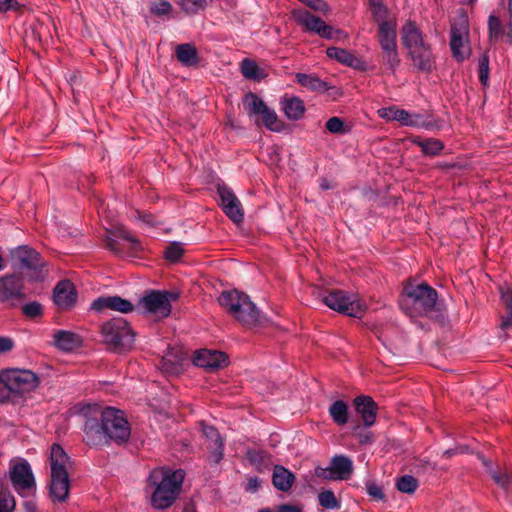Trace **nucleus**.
Instances as JSON below:
<instances>
[{
  "instance_id": "nucleus-35",
  "label": "nucleus",
  "mask_w": 512,
  "mask_h": 512,
  "mask_svg": "<svg viewBox=\"0 0 512 512\" xmlns=\"http://www.w3.org/2000/svg\"><path fill=\"white\" fill-rule=\"evenodd\" d=\"M243 106L249 115H261L268 108L264 101L252 92L245 94Z\"/></svg>"
},
{
  "instance_id": "nucleus-2",
  "label": "nucleus",
  "mask_w": 512,
  "mask_h": 512,
  "mask_svg": "<svg viewBox=\"0 0 512 512\" xmlns=\"http://www.w3.org/2000/svg\"><path fill=\"white\" fill-rule=\"evenodd\" d=\"M185 478L182 469L158 467L153 469L146 484V493L150 494L151 506L158 510L171 507L179 497Z\"/></svg>"
},
{
  "instance_id": "nucleus-46",
  "label": "nucleus",
  "mask_w": 512,
  "mask_h": 512,
  "mask_svg": "<svg viewBox=\"0 0 512 512\" xmlns=\"http://www.w3.org/2000/svg\"><path fill=\"white\" fill-rule=\"evenodd\" d=\"M326 129L333 134H344L348 132L344 121L339 117H331L325 124Z\"/></svg>"
},
{
  "instance_id": "nucleus-52",
  "label": "nucleus",
  "mask_w": 512,
  "mask_h": 512,
  "mask_svg": "<svg viewBox=\"0 0 512 512\" xmlns=\"http://www.w3.org/2000/svg\"><path fill=\"white\" fill-rule=\"evenodd\" d=\"M23 314L28 318H35L42 315L43 309L40 303L33 301L22 307Z\"/></svg>"
},
{
  "instance_id": "nucleus-10",
  "label": "nucleus",
  "mask_w": 512,
  "mask_h": 512,
  "mask_svg": "<svg viewBox=\"0 0 512 512\" xmlns=\"http://www.w3.org/2000/svg\"><path fill=\"white\" fill-rule=\"evenodd\" d=\"M1 375L5 392L23 394L38 385V377L30 370L10 369L2 371Z\"/></svg>"
},
{
  "instance_id": "nucleus-39",
  "label": "nucleus",
  "mask_w": 512,
  "mask_h": 512,
  "mask_svg": "<svg viewBox=\"0 0 512 512\" xmlns=\"http://www.w3.org/2000/svg\"><path fill=\"white\" fill-rule=\"evenodd\" d=\"M382 49V61L393 73L400 64L397 46L384 47Z\"/></svg>"
},
{
  "instance_id": "nucleus-59",
  "label": "nucleus",
  "mask_w": 512,
  "mask_h": 512,
  "mask_svg": "<svg viewBox=\"0 0 512 512\" xmlns=\"http://www.w3.org/2000/svg\"><path fill=\"white\" fill-rule=\"evenodd\" d=\"M315 474H316V476L326 479V480H334V478L330 477L333 475L331 474L329 467L328 468L316 467Z\"/></svg>"
},
{
  "instance_id": "nucleus-5",
  "label": "nucleus",
  "mask_w": 512,
  "mask_h": 512,
  "mask_svg": "<svg viewBox=\"0 0 512 512\" xmlns=\"http://www.w3.org/2000/svg\"><path fill=\"white\" fill-rule=\"evenodd\" d=\"M218 301L242 325L252 327L259 322V310L246 294L237 290L223 291Z\"/></svg>"
},
{
  "instance_id": "nucleus-40",
  "label": "nucleus",
  "mask_w": 512,
  "mask_h": 512,
  "mask_svg": "<svg viewBox=\"0 0 512 512\" xmlns=\"http://www.w3.org/2000/svg\"><path fill=\"white\" fill-rule=\"evenodd\" d=\"M242 75L250 80H259L261 78L260 68L258 64L250 59L242 60L240 64Z\"/></svg>"
},
{
  "instance_id": "nucleus-38",
  "label": "nucleus",
  "mask_w": 512,
  "mask_h": 512,
  "mask_svg": "<svg viewBox=\"0 0 512 512\" xmlns=\"http://www.w3.org/2000/svg\"><path fill=\"white\" fill-rule=\"evenodd\" d=\"M182 356L167 353L160 362L161 370L167 374H177L181 369Z\"/></svg>"
},
{
  "instance_id": "nucleus-28",
  "label": "nucleus",
  "mask_w": 512,
  "mask_h": 512,
  "mask_svg": "<svg viewBox=\"0 0 512 512\" xmlns=\"http://www.w3.org/2000/svg\"><path fill=\"white\" fill-rule=\"evenodd\" d=\"M178 61L186 67H193L199 63V56L196 47L191 43L179 44L175 48Z\"/></svg>"
},
{
  "instance_id": "nucleus-19",
  "label": "nucleus",
  "mask_w": 512,
  "mask_h": 512,
  "mask_svg": "<svg viewBox=\"0 0 512 512\" xmlns=\"http://www.w3.org/2000/svg\"><path fill=\"white\" fill-rule=\"evenodd\" d=\"M54 303L62 310L72 308L77 300L74 284L69 280L60 281L53 292Z\"/></svg>"
},
{
  "instance_id": "nucleus-13",
  "label": "nucleus",
  "mask_w": 512,
  "mask_h": 512,
  "mask_svg": "<svg viewBox=\"0 0 512 512\" xmlns=\"http://www.w3.org/2000/svg\"><path fill=\"white\" fill-rule=\"evenodd\" d=\"M11 258L21 268L32 271L31 278L33 280L38 281L43 278L41 268L44 267L45 263L40 253L35 249L27 245L18 246L11 251Z\"/></svg>"
},
{
  "instance_id": "nucleus-32",
  "label": "nucleus",
  "mask_w": 512,
  "mask_h": 512,
  "mask_svg": "<svg viewBox=\"0 0 512 512\" xmlns=\"http://www.w3.org/2000/svg\"><path fill=\"white\" fill-rule=\"evenodd\" d=\"M412 143L420 147L422 153L426 156H437L444 149V144L438 139H421L419 136L411 138Z\"/></svg>"
},
{
  "instance_id": "nucleus-53",
  "label": "nucleus",
  "mask_w": 512,
  "mask_h": 512,
  "mask_svg": "<svg viewBox=\"0 0 512 512\" xmlns=\"http://www.w3.org/2000/svg\"><path fill=\"white\" fill-rule=\"evenodd\" d=\"M500 296L506 311H512V289L507 285L501 286Z\"/></svg>"
},
{
  "instance_id": "nucleus-33",
  "label": "nucleus",
  "mask_w": 512,
  "mask_h": 512,
  "mask_svg": "<svg viewBox=\"0 0 512 512\" xmlns=\"http://www.w3.org/2000/svg\"><path fill=\"white\" fill-rule=\"evenodd\" d=\"M397 23H383L378 29V41L381 48L397 46Z\"/></svg>"
},
{
  "instance_id": "nucleus-26",
  "label": "nucleus",
  "mask_w": 512,
  "mask_h": 512,
  "mask_svg": "<svg viewBox=\"0 0 512 512\" xmlns=\"http://www.w3.org/2000/svg\"><path fill=\"white\" fill-rule=\"evenodd\" d=\"M54 344L62 351H73L82 345V339L76 333L66 330H58L54 334Z\"/></svg>"
},
{
  "instance_id": "nucleus-16",
  "label": "nucleus",
  "mask_w": 512,
  "mask_h": 512,
  "mask_svg": "<svg viewBox=\"0 0 512 512\" xmlns=\"http://www.w3.org/2000/svg\"><path fill=\"white\" fill-rule=\"evenodd\" d=\"M508 14L509 23L507 26L495 14H491L488 17V38L490 43L495 44L505 38L506 42L512 45V0H508Z\"/></svg>"
},
{
  "instance_id": "nucleus-49",
  "label": "nucleus",
  "mask_w": 512,
  "mask_h": 512,
  "mask_svg": "<svg viewBox=\"0 0 512 512\" xmlns=\"http://www.w3.org/2000/svg\"><path fill=\"white\" fill-rule=\"evenodd\" d=\"M493 480L502 488L507 489L512 486V474L508 472L490 471Z\"/></svg>"
},
{
  "instance_id": "nucleus-30",
  "label": "nucleus",
  "mask_w": 512,
  "mask_h": 512,
  "mask_svg": "<svg viewBox=\"0 0 512 512\" xmlns=\"http://www.w3.org/2000/svg\"><path fill=\"white\" fill-rule=\"evenodd\" d=\"M285 116L289 120H299L304 116L305 105L299 97L285 98L282 101Z\"/></svg>"
},
{
  "instance_id": "nucleus-14",
  "label": "nucleus",
  "mask_w": 512,
  "mask_h": 512,
  "mask_svg": "<svg viewBox=\"0 0 512 512\" xmlns=\"http://www.w3.org/2000/svg\"><path fill=\"white\" fill-rule=\"evenodd\" d=\"M105 240V247L116 255L136 253L142 249L140 241L123 227L112 231Z\"/></svg>"
},
{
  "instance_id": "nucleus-55",
  "label": "nucleus",
  "mask_w": 512,
  "mask_h": 512,
  "mask_svg": "<svg viewBox=\"0 0 512 512\" xmlns=\"http://www.w3.org/2000/svg\"><path fill=\"white\" fill-rule=\"evenodd\" d=\"M171 10L172 5L166 0H161L158 3H155L151 8V12L158 16L166 15L171 12Z\"/></svg>"
},
{
  "instance_id": "nucleus-31",
  "label": "nucleus",
  "mask_w": 512,
  "mask_h": 512,
  "mask_svg": "<svg viewBox=\"0 0 512 512\" xmlns=\"http://www.w3.org/2000/svg\"><path fill=\"white\" fill-rule=\"evenodd\" d=\"M294 475L283 466H275L273 471V485L280 491H288L294 482Z\"/></svg>"
},
{
  "instance_id": "nucleus-20",
  "label": "nucleus",
  "mask_w": 512,
  "mask_h": 512,
  "mask_svg": "<svg viewBox=\"0 0 512 512\" xmlns=\"http://www.w3.org/2000/svg\"><path fill=\"white\" fill-rule=\"evenodd\" d=\"M354 407L357 414L360 415L363 425L371 427L376 422L378 405L372 397L367 395L357 396L354 401Z\"/></svg>"
},
{
  "instance_id": "nucleus-15",
  "label": "nucleus",
  "mask_w": 512,
  "mask_h": 512,
  "mask_svg": "<svg viewBox=\"0 0 512 512\" xmlns=\"http://www.w3.org/2000/svg\"><path fill=\"white\" fill-rule=\"evenodd\" d=\"M468 19L465 15H462L452 25L450 47L453 56L458 61H463L470 54V47L468 45Z\"/></svg>"
},
{
  "instance_id": "nucleus-18",
  "label": "nucleus",
  "mask_w": 512,
  "mask_h": 512,
  "mask_svg": "<svg viewBox=\"0 0 512 512\" xmlns=\"http://www.w3.org/2000/svg\"><path fill=\"white\" fill-rule=\"evenodd\" d=\"M193 363L206 370H217L227 365V356L221 351L201 349L195 352Z\"/></svg>"
},
{
  "instance_id": "nucleus-62",
  "label": "nucleus",
  "mask_w": 512,
  "mask_h": 512,
  "mask_svg": "<svg viewBox=\"0 0 512 512\" xmlns=\"http://www.w3.org/2000/svg\"><path fill=\"white\" fill-rule=\"evenodd\" d=\"M24 512H38L37 505L32 500H27L23 503Z\"/></svg>"
},
{
  "instance_id": "nucleus-11",
  "label": "nucleus",
  "mask_w": 512,
  "mask_h": 512,
  "mask_svg": "<svg viewBox=\"0 0 512 512\" xmlns=\"http://www.w3.org/2000/svg\"><path fill=\"white\" fill-rule=\"evenodd\" d=\"M177 298L178 294L174 292L152 290L140 299V305L146 313L165 318L171 313V301Z\"/></svg>"
},
{
  "instance_id": "nucleus-34",
  "label": "nucleus",
  "mask_w": 512,
  "mask_h": 512,
  "mask_svg": "<svg viewBox=\"0 0 512 512\" xmlns=\"http://www.w3.org/2000/svg\"><path fill=\"white\" fill-rule=\"evenodd\" d=\"M329 415L338 426H344L349 420L348 405L343 400L334 401L329 407Z\"/></svg>"
},
{
  "instance_id": "nucleus-60",
  "label": "nucleus",
  "mask_w": 512,
  "mask_h": 512,
  "mask_svg": "<svg viewBox=\"0 0 512 512\" xmlns=\"http://www.w3.org/2000/svg\"><path fill=\"white\" fill-rule=\"evenodd\" d=\"M17 5V0H0V12H7Z\"/></svg>"
},
{
  "instance_id": "nucleus-24",
  "label": "nucleus",
  "mask_w": 512,
  "mask_h": 512,
  "mask_svg": "<svg viewBox=\"0 0 512 512\" xmlns=\"http://www.w3.org/2000/svg\"><path fill=\"white\" fill-rule=\"evenodd\" d=\"M202 433L208 440L210 460L218 463L223 457L224 445L220 434L213 426L202 425Z\"/></svg>"
},
{
  "instance_id": "nucleus-47",
  "label": "nucleus",
  "mask_w": 512,
  "mask_h": 512,
  "mask_svg": "<svg viewBox=\"0 0 512 512\" xmlns=\"http://www.w3.org/2000/svg\"><path fill=\"white\" fill-rule=\"evenodd\" d=\"M183 252L181 244L174 242L167 246L164 256L170 262H177L182 257Z\"/></svg>"
},
{
  "instance_id": "nucleus-7",
  "label": "nucleus",
  "mask_w": 512,
  "mask_h": 512,
  "mask_svg": "<svg viewBox=\"0 0 512 512\" xmlns=\"http://www.w3.org/2000/svg\"><path fill=\"white\" fill-rule=\"evenodd\" d=\"M323 302L339 313L350 317L361 318L365 312V304L354 294L342 290H331L323 298Z\"/></svg>"
},
{
  "instance_id": "nucleus-1",
  "label": "nucleus",
  "mask_w": 512,
  "mask_h": 512,
  "mask_svg": "<svg viewBox=\"0 0 512 512\" xmlns=\"http://www.w3.org/2000/svg\"><path fill=\"white\" fill-rule=\"evenodd\" d=\"M80 414L85 418L83 439L91 447L102 446L109 440L124 443L130 437L129 423L119 409L85 404L80 408Z\"/></svg>"
},
{
  "instance_id": "nucleus-42",
  "label": "nucleus",
  "mask_w": 512,
  "mask_h": 512,
  "mask_svg": "<svg viewBox=\"0 0 512 512\" xmlns=\"http://www.w3.org/2000/svg\"><path fill=\"white\" fill-rule=\"evenodd\" d=\"M319 504L325 509H339L341 503L332 490H325L318 494Z\"/></svg>"
},
{
  "instance_id": "nucleus-63",
  "label": "nucleus",
  "mask_w": 512,
  "mask_h": 512,
  "mask_svg": "<svg viewBox=\"0 0 512 512\" xmlns=\"http://www.w3.org/2000/svg\"><path fill=\"white\" fill-rule=\"evenodd\" d=\"M260 486V482L257 478H250L247 484V490L255 492Z\"/></svg>"
},
{
  "instance_id": "nucleus-23",
  "label": "nucleus",
  "mask_w": 512,
  "mask_h": 512,
  "mask_svg": "<svg viewBox=\"0 0 512 512\" xmlns=\"http://www.w3.org/2000/svg\"><path fill=\"white\" fill-rule=\"evenodd\" d=\"M408 56L419 71L429 73L435 66V58L429 44L408 52Z\"/></svg>"
},
{
  "instance_id": "nucleus-29",
  "label": "nucleus",
  "mask_w": 512,
  "mask_h": 512,
  "mask_svg": "<svg viewBox=\"0 0 512 512\" xmlns=\"http://www.w3.org/2000/svg\"><path fill=\"white\" fill-rule=\"evenodd\" d=\"M295 79L298 84L313 92L324 93L331 88L315 74L296 73Z\"/></svg>"
},
{
  "instance_id": "nucleus-6",
  "label": "nucleus",
  "mask_w": 512,
  "mask_h": 512,
  "mask_svg": "<svg viewBox=\"0 0 512 512\" xmlns=\"http://www.w3.org/2000/svg\"><path fill=\"white\" fill-rule=\"evenodd\" d=\"M104 343L116 352L130 350L135 342V332L122 317L112 318L101 326Z\"/></svg>"
},
{
  "instance_id": "nucleus-41",
  "label": "nucleus",
  "mask_w": 512,
  "mask_h": 512,
  "mask_svg": "<svg viewBox=\"0 0 512 512\" xmlns=\"http://www.w3.org/2000/svg\"><path fill=\"white\" fill-rule=\"evenodd\" d=\"M418 486V480L411 475H404L396 480V488L402 493L413 494Z\"/></svg>"
},
{
  "instance_id": "nucleus-4",
  "label": "nucleus",
  "mask_w": 512,
  "mask_h": 512,
  "mask_svg": "<svg viewBox=\"0 0 512 512\" xmlns=\"http://www.w3.org/2000/svg\"><path fill=\"white\" fill-rule=\"evenodd\" d=\"M50 494L59 501L64 502L69 495L70 480L69 469L71 460L61 445L54 443L50 448Z\"/></svg>"
},
{
  "instance_id": "nucleus-43",
  "label": "nucleus",
  "mask_w": 512,
  "mask_h": 512,
  "mask_svg": "<svg viewBox=\"0 0 512 512\" xmlns=\"http://www.w3.org/2000/svg\"><path fill=\"white\" fill-rule=\"evenodd\" d=\"M260 116H262L263 124L267 129L274 132L281 131L282 124L278 121V117L274 110H271L268 107Z\"/></svg>"
},
{
  "instance_id": "nucleus-58",
  "label": "nucleus",
  "mask_w": 512,
  "mask_h": 512,
  "mask_svg": "<svg viewBox=\"0 0 512 512\" xmlns=\"http://www.w3.org/2000/svg\"><path fill=\"white\" fill-rule=\"evenodd\" d=\"M500 328L502 330H507V329L512 328V311H506V315L502 316Z\"/></svg>"
},
{
  "instance_id": "nucleus-44",
  "label": "nucleus",
  "mask_w": 512,
  "mask_h": 512,
  "mask_svg": "<svg viewBox=\"0 0 512 512\" xmlns=\"http://www.w3.org/2000/svg\"><path fill=\"white\" fill-rule=\"evenodd\" d=\"M15 505L12 493L8 489H0V512H13Z\"/></svg>"
},
{
  "instance_id": "nucleus-17",
  "label": "nucleus",
  "mask_w": 512,
  "mask_h": 512,
  "mask_svg": "<svg viewBox=\"0 0 512 512\" xmlns=\"http://www.w3.org/2000/svg\"><path fill=\"white\" fill-rule=\"evenodd\" d=\"M217 192L221 200L224 213L235 223L243 221L244 212L241 202L226 185H218Z\"/></svg>"
},
{
  "instance_id": "nucleus-12",
  "label": "nucleus",
  "mask_w": 512,
  "mask_h": 512,
  "mask_svg": "<svg viewBox=\"0 0 512 512\" xmlns=\"http://www.w3.org/2000/svg\"><path fill=\"white\" fill-rule=\"evenodd\" d=\"M291 14L295 22L303 27L305 31L315 33L322 38L335 39L341 33L340 30L334 29L320 17L313 15L307 10L296 9Z\"/></svg>"
},
{
  "instance_id": "nucleus-51",
  "label": "nucleus",
  "mask_w": 512,
  "mask_h": 512,
  "mask_svg": "<svg viewBox=\"0 0 512 512\" xmlns=\"http://www.w3.org/2000/svg\"><path fill=\"white\" fill-rule=\"evenodd\" d=\"M366 492L370 497H372L375 500H378V501L386 500V496L383 492V488L380 485L376 484L375 482L370 481V482L366 483Z\"/></svg>"
},
{
  "instance_id": "nucleus-21",
  "label": "nucleus",
  "mask_w": 512,
  "mask_h": 512,
  "mask_svg": "<svg viewBox=\"0 0 512 512\" xmlns=\"http://www.w3.org/2000/svg\"><path fill=\"white\" fill-rule=\"evenodd\" d=\"M401 40L408 52L427 45L421 29L414 21L408 20L401 28Z\"/></svg>"
},
{
  "instance_id": "nucleus-25",
  "label": "nucleus",
  "mask_w": 512,
  "mask_h": 512,
  "mask_svg": "<svg viewBox=\"0 0 512 512\" xmlns=\"http://www.w3.org/2000/svg\"><path fill=\"white\" fill-rule=\"evenodd\" d=\"M329 468L334 480H346L352 474L353 464L347 456L336 455L332 458Z\"/></svg>"
},
{
  "instance_id": "nucleus-48",
  "label": "nucleus",
  "mask_w": 512,
  "mask_h": 512,
  "mask_svg": "<svg viewBox=\"0 0 512 512\" xmlns=\"http://www.w3.org/2000/svg\"><path fill=\"white\" fill-rule=\"evenodd\" d=\"M373 17L375 21L381 26L383 23H393L395 20L388 19V10L382 4H375L373 6Z\"/></svg>"
},
{
  "instance_id": "nucleus-64",
  "label": "nucleus",
  "mask_w": 512,
  "mask_h": 512,
  "mask_svg": "<svg viewBox=\"0 0 512 512\" xmlns=\"http://www.w3.org/2000/svg\"><path fill=\"white\" fill-rule=\"evenodd\" d=\"M141 219L143 220V222H145L149 225L155 224V222L153 221V216L150 214H145V215L141 216Z\"/></svg>"
},
{
  "instance_id": "nucleus-37",
  "label": "nucleus",
  "mask_w": 512,
  "mask_h": 512,
  "mask_svg": "<svg viewBox=\"0 0 512 512\" xmlns=\"http://www.w3.org/2000/svg\"><path fill=\"white\" fill-rule=\"evenodd\" d=\"M378 115L387 121H398L405 125L408 119V111L399 109L395 106L381 108L378 110Z\"/></svg>"
},
{
  "instance_id": "nucleus-27",
  "label": "nucleus",
  "mask_w": 512,
  "mask_h": 512,
  "mask_svg": "<svg viewBox=\"0 0 512 512\" xmlns=\"http://www.w3.org/2000/svg\"><path fill=\"white\" fill-rule=\"evenodd\" d=\"M326 54L329 58L334 59L337 62L348 67L359 69L362 66V61L347 49L339 47H329L326 50Z\"/></svg>"
},
{
  "instance_id": "nucleus-36",
  "label": "nucleus",
  "mask_w": 512,
  "mask_h": 512,
  "mask_svg": "<svg viewBox=\"0 0 512 512\" xmlns=\"http://www.w3.org/2000/svg\"><path fill=\"white\" fill-rule=\"evenodd\" d=\"M212 1L213 0H177L176 3L186 15H195L206 9Z\"/></svg>"
},
{
  "instance_id": "nucleus-50",
  "label": "nucleus",
  "mask_w": 512,
  "mask_h": 512,
  "mask_svg": "<svg viewBox=\"0 0 512 512\" xmlns=\"http://www.w3.org/2000/svg\"><path fill=\"white\" fill-rule=\"evenodd\" d=\"M405 126L430 129L433 125L430 121L423 119L420 114H410L408 112V119L406 120Z\"/></svg>"
},
{
  "instance_id": "nucleus-8",
  "label": "nucleus",
  "mask_w": 512,
  "mask_h": 512,
  "mask_svg": "<svg viewBox=\"0 0 512 512\" xmlns=\"http://www.w3.org/2000/svg\"><path fill=\"white\" fill-rule=\"evenodd\" d=\"M9 477L16 492L22 497L34 494L36 482L30 464L26 460L10 461Z\"/></svg>"
},
{
  "instance_id": "nucleus-61",
  "label": "nucleus",
  "mask_w": 512,
  "mask_h": 512,
  "mask_svg": "<svg viewBox=\"0 0 512 512\" xmlns=\"http://www.w3.org/2000/svg\"><path fill=\"white\" fill-rule=\"evenodd\" d=\"M277 512H301V509L293 505L283 504L279 506Z\"/></svg>"
},
{
  "instance_id": "nucleus-57",
  "label": "nucleus",
  "mask_w": 512,
  "mask_h": 512,
  "mask_svg": "<svg viewBox=\"0 0 512 512\" xmlns=\"http://www.w3.org/2000/svg\"><path fill=\"white\" fill-rule=\"evenodd\" d=\"M14 343L8 337H0V354L12 350Z\"/></svg>"
},
{
  "instance_id": "nucleus-54",
  "label": "nucleus",
  "mask_w": 512,
  "mask_h": 512,
  "mask_svg": "<svg viewBox=\"0 0 512 512\" xmlns=\"http://www.w3.org/2000/svg\"><path fill=\"white\" fill-rule=\"evenodd\" d=\"M300 1L302 3H304L305 5H307L308 7H310L311 9L318 11V12L327 13L330 10L329 5L324 0H300Z\"/></svg>"
},
{
  "instance_id": "nucleus-9",
  "label": "nucleus",
  "mask_w": 512,
  "mask_h": 512,
  "mask_svg": "<svg viewBox=\"0 0 512 512\" xmlns=\"http://www.w3.org/2000/svg\"><path fill=\"white\" fill-rule=\"evenodd\" d=\"M26 298L24 278L12 273L0 277V303L14 308Z\"/></svg>"
},
{
  "instance_id": "nucleus-22",
  "label": "nucleus",
  "mask_w": 512,
  "mask_h": 512,
  "mask_svg": "<svg viewBox=\"0 0 512 512\" xmlns=\"http://www.w3.org/2000/svg\"><path fill=\"white\" fill-rule=\"evenodd\" d=\"M91 307L96 311L110 309L121 313H129L134 310V305L120 296L99 297L93 301Z\"/></svg>"
},
{
  "instance_id": "nucleus-45",
  "label": "nucleus",
  "mask_w": 512,
  "mask_h": 512,
  "mask_svg": "<svg viewBox=\"0 0 512 512\" xmlns=\"http://www.w3.org/2000/svg\"><path fill=\"white\" fill-rule=\"evenodd\" d=\"M478 74L482 85L487 86L489 82V57L482 54L478 59Z\"/></svg>"
},
{
  "instance_id": "nucleus-3",
  "label": "nucleus",
  "mask_w": 512,
  "mask_h": 512,
  "mask_svg": "<svg viewBox=\"0 0 512 512\" xmlns=\"http://www.w3.org/2000/svg\"><path fill=\"white\" fill-rule=\"evenodd\" d=\"M437 291L427 283H407L403 288L400 307L411 318L431 314L437 307Z\"/></svg>"
},
{
  "instance_id": "nucleus-56",
  "label": "nucleus",
  "mask_w": 512,
  "mask_h": 512,
  "mask_svg": "<svg viewBox=\"0 0 512 512\" xmlns=\"http://www.w3.org/2000/svg\"><path fill=\"white\" fill-rule=\"evenodd\" d=\"M266 454L261 450L247 451V459L253 464H260L263 462Z\"/></svg>"
}]
</instances>
